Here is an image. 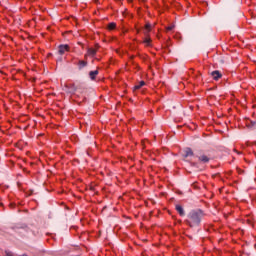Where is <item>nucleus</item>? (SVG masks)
I'll return each mask as SVG.
<instances>
[{
	"mask_svg": "<svg viewBox=\"0 0 256 256\" xmlns=\"http://www.w3.org/2000/svg\"><path fill=\"white\" fill-rule=\"evenodd\" d=\"M201 219H203V211H192L188 214L186 223L189 227H197L201 223Z\"/></svg>",
	"mask_w": 256,
	"mask_h": 256,
	"instance_id": "nucleus-1",
	"label": "nucleus"
},
{
	"mask_svg": "<svg viewBox=\"0 0 256 256\" xmlns=\"http://www.w3.org/2000/svg\"><path fill=\"white\" fill-rule=\"evenodd\" d=\"M67 51H69V45L65 44V45H60L58 48V53L60 55H65V53H67Z\"/></svg>",
	"mask_w": 256,
	"mask_h": 256,
	"instance_id": "nucleus-2",
	"label": "nucleus"
},
{
	"mask_svg": "<svg viewBox=\"0 0 256 256\" xmlns=\"http://www.w3.org/2000/svg\"><path fill=\"white\" fill-rule=\"evenodd\" d=\"M95 55H97V49L89 48L85 57H95Z\"/></svg>",
	"mask_w": 256,
	"mask_h": 256,
	"instance_id": "nucleus-3",
	"label": "nucleus"
},
{
	"mask_svg": "<svg viewBox=\"0 0 256 256\" xmlns=\"http://www.w3.org/2000/svg\"><path fill=\"white\" fill-rule=\"evenodd\" d=\"M213 80L214 81H219V79H221L222 75L221 72H219V70H215L211 73Z\"/></svg>",
	"mask_w": 256,
	"mask_h": 256,
	"instance_id": "nucleus-4",
	"label": "nucleus"
},
{
	"mask_svg": "<svg viewBox=\"0 0 256 256\" xmlns=\"http://www.w3.org/2000/svg\"><path fill=\"white\" fill-rule=\"evenodd\" d=\"M97 75H99V70H94L89 72V77L92 81H95L97 78Z\"/></svg>",
	"mask_w": 256,
	"mask_h": 256,
	"instance_id": "nucleus-5",
	"label": "nucleus"
},
{
	"mask_svg": "<svg viewBox=\"0 0 256 256\" xmlns=\"http://www.w3.org/2000/svg\"><path fill=\"white\" fill-rule=\"evenodd\" d=\"M176 211L179 213L180 217H184L185 216V210L183 209V206L176 205Z\"/></svg>",
	"mask_w": 256,
	"mask_h": 256,
	"instance_id": "nucleus-6",
	"label": "nucleus"
},
{
	"mask_svg": "<svg viewBox=\"0 0 256 256\" xmlns=\"http://www.w3.org/2000/svg\"><path fill=\"white\" fill-rule=\"evenodd\" d=\"M184 157H193V150H191V148H186L184 151Z\"/></svg>",
	"mask_w": 256,
	"mask_h": 256,
	"instance_id": "nucleus-7",
	"label": "nucleus"
},
{
	"mask_svg": "<svg viewBox=\"0 0 256 256\" xmlns=\"http://www.w3.org/2000/svg\"><path fill=\"white\" fill-rule=\"evenodd\" d=\"M141 87H145V81H140L138 84L134 86V91H138Z\"/></svg>",
	"mask_w": 256,
	"mask_h": 256,
	"instance_id": "nucleus-8",
	"label": "nucleus"
},
{
	"mask_svg": "<svg viewBox=\"0 0 256 256\" xmlns=\"http://www.w3.org/2000/svg\"><path fill=\"white\" fill-rule=\"evenodd\" d=\"M209 158L207 157V155H202L199 157V161H201L202 163H209Z\"/></svg>",
	"mask_w": 256,
	"mask_h": 256,
	"instance_id": "nucleus-9",
	"label": "nucleus"
},
{
	"mask_svg": "<svg viewBox=\"0 0 256 256\" xmlns=\"http://www.w3.org/2000/svg\"><path fill=\"white\" fill-rule=\"evenodd\" d=\"M78 66H79V69H83V67H87V61L85 60H80L78 62Z\"/></svg>",
	"mask_w": 256,
	"mask_h": 256,
	"instance_id": "nucleus-10",
	"label": "nucleus"
},
{
	"mask_svg": "<svg viewBox=\"0 0 256 256\" xmlns=\"http://www.w3.org/2000/svg\"><path fill=\"white\" fill-rule=\"evenodd\" d=\"M117 27V24L115 22H111L108 24L109 31H113Z\"/></svg>",
	"mask_w": 256,
	"mask_h": 256,
	"instance_id": "nucleus-11",
	"label": "nucleus"
},
{
	"mask_svg": "<svg viewBox=\"0 0 256 256\" xmlns=\"http://www.w3.org/2000/svg\"><path fill=\"white\" fill-rule=\"evenodd\" d=\"M145 30H146L145 35L146 36L149 35V32L151 31V24L147 23L145 25Z\"/></svg>",
	"mask_w": 256,
	"mask_h": 256,
	"instance_id": "nucleus-12",
	"label": "nucleus"
},
{
	"mask_svg": "<svg viewBox=\"0 0 256 256\" xmlns=\"http://www.w3.org/2000/svg\"><path fill=\"white\" fill-rule=\"evenodd\" d=\"M144 43H145V45H147V47H149V45H151V38L146 37V38L144 39Z\"/></svg>",
	"mask_w": 256,
	"mask_h": 256,
	"instance_id": "nucleus-13",
	"label": "nucleus"
},
{
	"mask_svg": "<svg viewBox=\"0 0 256 256\" xmlns=\"http://www.w3.org/2000/svg\"><path fill=\"white\" fill-rule=\"evenodd\" d=\"M173 29H175V26H168L167 28H166V31H173Z\"/></svg>",
	"mask_w": 256,
	"mask_h": 256,
	"instance_id": "nucleus-14",
	"label": "nucleus"
}]
</instances>
